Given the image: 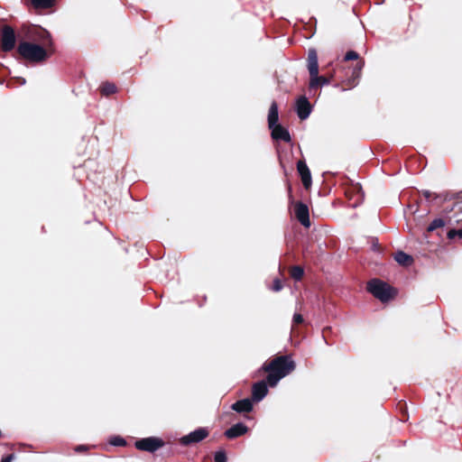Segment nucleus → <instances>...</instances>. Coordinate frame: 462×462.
<instances>
[{
  "instance_id": "obj_1",
  "label": "nucleus",
  "mask_w": 462,
  "mask_h": 462,
  "mask_svg": "<svg viewBox=\"0 0 462 462\" xmlns=\"http://www.w3.org/2000/svg\"><path fill=\"white\" fill-rule=\"evenodd\" d=\"M51 45V40L48 44H45L46 49L35 43L23 42L19 44L17 51L23 59L32 62H41L49 57L48 47Z\"/></svg>"
},
{
  "instance_id": "obj_2",
  "label": "nucleus",
  "mask_w": 462,
  "mask_h": 462,
  "mask_svg": "<svg viewBox=\"0 0 462 462\" xmlns=\"http://www.w3.org/2000/svg\"><path fill=\"white\" fill-rule=\"evenodd\" d=\"M367 290L381 301H387L395 295V291L393 287L377 279L368 282Z\"/></svg>"
},
{
  "instance_id": "obj_3",
  "label": "nucleus",
  "mask_w": 462,
  "mask_h": 462,
  "mask_svg": "<svg viewBox=\"0 0 462 462\" xmlns=\"http://www.w3.org/2000/svg\"><path fill=\"white\" fill-rule=\"evenodd\" d=\"M295 368L294 362L288 356H279L273 359L268 365L264 366V370H273L276 374L285 373V376Z\"/></svg>"
},
{
  "instance_id": "obj_4",
  "label": "nucleus",
  "mask_w": 462,
  "mask_h": 462,
  "mask_svg": "<svg viewBox=\"0 0 462 462\" xmlns=\"http://www.w3.org/2000/svg\"><path fill=\"white\" fill-rule=\"evenodd\" d=\"M163 446V441L159 438L150 437L142 439L135 442V447L139 450L153 452Z\"/></svg>"
},
{
  "instance_id": "obj_5",
  "label": "nucleus",
  "mask_w": 462,
  "mask_h": 462,
  "mask_svg": "<svg viewBox=\"0 0 462 462\" xmlns=\"http://www.w3.org/2000/svg\"><path fill=\"white\" fill-rule=\"evenodd\" d=\"M2 49L5 51H9L14 48L15 34L12 27L5 25L2 31Z\"/></svg>"
},
{
  "instance_id": "obj_6",
  "label": "nucleus",
  "mask_w": 462,
  "mask_h": 462,
  "mask_svg": "<svg viewBox=\"0 0 462 462\" xmlns=\"http://www.w3.org/2000/svg\"><path fill=\"white\" fill-rule=\"evenodd\" d=\"M208 435V431L204 428H199L198 430H195L194 431L190 432L189 434L183 436L180 439V442L183 445H189L192 443H198L204 439H206Z\"/></svg>"
},
{
  "instance_id": "obj_7",
  "label": "nucleus",
  "mask_w": 462,
  "mask_h": 462,
  "mask_svg": "<svg viewBox=\"0 0 462 462\" xmlns=\"http://www.w3.org/2000/svg\"><path fill=\"white\" fill-rule=\"evenodd\" d=\"M295 216L300 223L305 227H310V213L309 208L302 202H297L294 207Z\"/></svg>"
},
{
  "instance_id": "obj_8",
  "label": "nucleus",
  "mask_w": 462,
  "mask_h": 462,
  "mask_svg": "<svg viewBox=\"0 0 462 462\" xmlns=\"http://www.w3.org/2000/svg\"><path fill=\"white\" fill-rule=\"evenodd\" d=\"M296 111H297L298 116L301 120H305L306 118L309 117V116L311 112V107H310V104L308 101L306 97H300V98L297 99Z\"/></svg>"
},
{
  "instance_id": "obj_9",
  "label": "nucleus",
  "mask_w": 462,
  "mask_h": 462,
  "mask_svg": "<svg viewBox=\"0 0 462 462\" xmlns=\"http://www.w3.org/2000/svg\"><path fill=\"white\" fill-rule=\"evenodd\" d=\"M267 393L268 389L264 381L258 382L253 385L252 397L254 402L262 401Z\"/></svg>"
},
{
  "instance_id": "obj_10",
  "label": "nucleus",
  "mask_w": 462,
  "mask_h": 462,
  "mask_svg": "<svg viewBox=\"0 0 462 462\" xmlns=\"http://www.w3.org/2000/svg\"><path fill=\"white\" fill-rule=\"evenodd\" d=\"M297 170L301 177L304 187L309 188L311 184V174L307 164L303 161H299Z\"/></svg>"
},
{
  "instance_id": "obj_11",
  "label": "nucleus",
  "mask_w": 462,
  "mask_h": 462,
  "mask_svg": "<svg viewBox=\"0 0 462 462\" xmlns=\"http://www.w3.org/2000/svg\"><path fill=\"white\" fill-rule=\"evenodd\" d=\"M270 129L272 130V136L273 139L282 140L284 142L291 141V136H290L289 132L285 128H283L282 125H276L273 127H270Z\"/></svg>"
},
{
  "instance_id": "obj_12",
  "label": "nucleus",
  "mask_w": 462,
  "mask_h": 462,
  "mask_svg": "<svg viewBox=\"0 0 462 462\" xmlns=\"http://www.w3.org/2000/svg\"><path fill=\"white\" fill-rule=\"evenodd\" d=\"M247 431V427L243 423H236L231 428H229L227 430H226L225 435L228 439H235L239 436L244 435Z\"/></svg>"
},
{
  "instance_id": "obj_13",
  "label": "nucleus",
  "mask_w": 462,
  "mask_h": 462,
  "mask_svg": "<svg viewBox=\"0 0 462 462\" xmlns=\"http://www.w3.org/2000/svg\"><path fill=\"white\" fill-rule=\"evenodd\" d=\"M308 69L310 74L315 75L319 71V62L317 51L314 49L309 51Z\"/></svg>"
},
{
  "instance_id": "obj_14",
  "label": "nucleus",
  "mask_w": 462,
  "mask_h": 462,
  "mask_svg": "<svg viewBox=\"0 0 462 462\" xmlns=\"http://www.w3.org/2000/svg\"><path fill=\"white\" fill-rule=\"evenodd\" d=\"M232 409L237 412H248L252 411L253 403L249 399H243L235 402Z\"/></svg>"
},
{
  "instance_id": "obj_15",
  "label": "nucleus",
  "mask_w": 462,
  "mask_h": 462,
  "mask_svg": "<svg viewBox=\"0 0 462 462\" xmlns=\"http://www.w3.org/2000/svg\"><path fill=\"white\" fill-rule=\"evenodd\" d=\"M328 83V79L325 77L319 76V71L315 75L310 74V88H317Z\"/></svg>"
},
{
  "instance_id": "obj_16",
  "label": "nucleus",
  "mask_w": 462,
  "mask_h": 462,
  "mask_svg": "<svg viewBox=\"0 0 462 462\" xmlns=\"http://www.w3.org/2000/svg\"><path fill=\"white\" fill-rule=\"evenodd\" d=\"M278 123V106L276 105V103H273L270 106V109H269V114H268V124H269V127H273Z\"/></svg>"
},
{
  "instance_id": "obj_17",
  "label": "nucleus",
  "mask_w": 462,
  "mask_h": 462,
  "mask_svg": "<svg viewBox=\"0 0 462 462\" xmlns=\"http://www.w3.org/2000/svg\"><path fill=\"white\" fill-rule=\"evenodd\" d=\"M394 259L398 263L404 266H408L412 263V257L403 252L396 253Z\"/></svg>"
},
{
  "instance_id": "obj_18",
  "label": "nucleus",
  "mask_w": 462,
  "mask_h": 462,
  "mask_svg": "<svg viewBox=\"0 0 462 462\" xmlns=\"http://www.w3.org/2000/svg\"><path fill=\"white\" fill-rule=\"evenodd\" d=\"M269 372L267 382L271 386H275L277 383L285 376V373L276 374L273 370H266Z\"/></svg>"
},
{
  "instance_id": "obj_19",
  "label": "nucleus",
  "mask_w": 462,
  "mask_h": 462,
  "mask_svg": "<svg viewBox=\"0 0 462 462\" xmlns=\"http://www.w3.org/2000/svg\"><path fill=\"white\" fill-rule=\"evenodd\" d=\"M101 93L105 96L114 94L116 91V87L113 83H104L100 88Z\"/></svg>"
},
{
  "instance_id": "obj_20",
  "label": "nucleus",
  "mask_w": 462,
  "mask_h": 462,
  "mask_svg": "<svg viewBox=\"0 0 462 462\" xmlns=\"http://www.w3.org/2000/svg\"><path fill=\"white\" fill-rule=\"evenodd\" d=\"M32 5L35 8H48L53 5V0H32Z\"/></svg>"
},
{
  "instance_id": "obj_21",
  "label": "nucleus",
  "mask_w": 462,
  "mask_h": 462,
  "mask_svg": "<svg viewBox=\"0 0 462 462\" xmlns=\"http://www.w3.org/2000/svg\"><path fill=\"white\" fill-rule=\"evenodd\" d=\"M303 273H304L303 269L300 266H294L291 270V277L297 281H299L302 278Z\"/></svg>"
},
{
  "instance_id": "obj_22",
  "label": "nucleus",
  "mask_w": 462,
  "mask_h": 462,
  "mask_svg": "<svg viewBox=\"0 0 462 462\" xmlns=\"http://www.w3.org/2000/svg\"><path fill=\"white\" fill-rule=\"evenodd\" d=\"M444 224V221L440 218L434 219L428 226V231L431 232L439 227L443 226Z\"/></svg>"
},
{
  "instance_id": "obj_23",
  "label": "nucleus",
  "mask_w": 462,
  "mask_h": 462,
  "mask_svg": "<svg viewBox=\"0 0 462 462\" xmlns=\"http://www.w3.org/2000/svg\"><path fill=\"white\" fill-rule=\"evenodd\" d=\"M214 459L215 462H226V456L225 452L218 451L215 454Z\"/></svg>"
},
{
  "instance_id": "obj_24",
  "label": "nucleus",
  "mask_w": 462,
  "mask_h": 462,
  "mask_svg": "<svg viewBox=\"0 0 462 462\" xmlns=\"http://www.w3.org/2000/svg\"><path fill=\"white\" fill-rule=\"evenodd\" d=\"M448 238H454L455 236H458L459 238L462 239V229H459V230L451 229L448 231Z\"/></svg>"
},
{
  "instance_id": "obj_25",
  "label": "nucleus",
  "mask_w": 462,
  "mask_h": 462,
  "mask_svg": "<svg viewBox=\"0 0 462 462\" xmlns=\"http://www.w3.org/2000/svg\"><path fill=\"white\" fill-rule=\"evenodd\" d=\"M110 443L113 446H124L125 444V440L120 437H116L111 439Z\"/></svg>"
},
{
  "instance_id": "obj_26",
  "label": "nucleus",
  "mask_w": 462,
  "mask_h": 462,
  "mask_svg": "<svg viewBox=\"0 0 462 462\" xmlns=\"http://www.w3.org/2000/svg\"><path fill=\"white\" fill-rule=\"evenodd\" d=\"M357 58H358V54L353 51L346 52V54L345 56L346 60H356Z\"/></svg>"
},
{
  "instance_id": "obj_27",
  "label": "nucleus",
  "mask_w": 462,
  "mask_h": 462,
  "mask_svg": "<svg viewBox=\"0 0 462 462\" xmlns=\"http://www.w3.org/2000/svg\"><path fill=\"white\" fill-rule=\"evenodd\" d=\"M292 321H293L294 324H300V323H302L303 322L302 315H300L299 313H295L293 315Z\"/></svg>"
},
{
  "instance_id": "obj_28",
  "label": "nucleus",
  "mask_w": 462,
  "mask_h": 462,
  "mask_svg": "<svg viewBox=\"0 0 462 462\" xmlns=\"http://www.w3.org/2000/svg\"><path fill=\"white\" fill-rule=\"evenodd\" d=\"M282 288V283L279 280H275L273 282V291H279Z\"/></svg>"
},
{
  "instance_id": "obj_29",
  "label": "nucleus",
  "mask_w": 462,
  "mask_h": 462,
  "mask_svg": "<svg viewBox=\"0 0 462 462\" xmlns=\"http://www.w3.org/2000/svg\"><path fill=\"white\" fill-rule=\"evenodd\" d=\"M362 68H363V64L360 63L358 65V67L354 69L353 74L356 76V78H359L360 77V72H361Z\"/></svg>"
},
{
  "instance_id": "obj_30",
  "label": "nucleus",
  "mask_w": 462,
  "mask_h": 462,
  "mask_svg": "<svg viewBox=\"0 0 462 462\" xmlns=\"http://www.w3.org/2000/svg\"><path fill=\"white\" fill-rule=\"evenodd\" d=\"M12 459H13V456L12 455H8V456L3 457L1 462H11Z\"/></svg>"
},
{
  "instance_id": "obj_31",
  "label": "nucleus",
  "mask_w": 462,
  "mask_h": 462,
  "mask_svg": "<svg viewBox=\"0 0 462 462\" xmlns=\"http://www.w3.org/2000/svg\"><path fill=\"white\" fill-rule=\"evenodd\" d=\"M83 449H85V447H84V446H78V447L75 448V450H76L77 452L81 451V450H83Z\"/></svg>"
},
{
  "instance_id": "obj_32",
  "label": "nucleus",
  "mask_w": 462,
  "mask_h": 462,
  "mask_svg": "<svg viewBox=\"0 0 462 462\" xmlns=\"http://www.w3.org/2000/svg\"><path fill=\"white\" fill-rule=\"evenodd\" d=\"M424 195H425L426 198H429L430 197V192L429 191H425Z\"/></svg>"
},
{
  "instance_id": "obj_33",
  "label": "nucleus",
  "mask_w": 462,
  "mask_h": 462,
  "mask_svg": "<svg viewBox=\"0 0 462 462\" xmlns=\"http://www.w3.org/2000/svg\"><path fill=\"white\" fill-rule=\"evenodd\" d=\"M20 83H21V84H24V83H25V79H21Z\"/></svg>"
}]
</instances>
